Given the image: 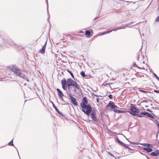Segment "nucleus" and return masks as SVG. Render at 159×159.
Segmentation results:
<instances>
[{
    "label": "nucleus",
    "mask_w": 159,
    "mask_h": 159,
    "mask_svg": "<svg viewBox=\"0 0 159 159\" xmlns=\"http://www.w3.org/2000/svg\"><path fill=\"white\" fill-rule=\"evenodd\" d=\"M25 80H26L27 82H29V80L28 79V77Z\"/></svg>",
    "instance_id": "44"
},
{
    "label": "nucleus",
    "mask_w": 159,
    "mask_h": 159,
    "mask_svg": "<svg viewBox=\"0 0 159 159\" xmlns=\"http://www.w3.org/2000/svg\"><path fill=\"white\" fill-rule=\"evenodd\" d=\"M14 47H15V48H18V45H17V44H14Z\"/></svg>",
    "instance_id": "42"
},
{
    "label": "nucleus",
    "mask_w": 159,
    "mask_h": 159,
    "mask_svg": "<svg viewBox=\"0 0 159 159\" xmlns=\"http://www.w3.org/2000/svg\"><path fill=\"white\" fill-rule=\"evenodd\" d=\"M85 34L88 36H90L91 34V32L89 30H87L85 31Z\"/></svg>",
    "instance_id": "19"
},
{
    "label": "nucleus",
    "mask_w": 159,
    "mask_h": 159,
    "mask_svg": "<svg viewBox=\"0 0 159 159\" xmlns=\"http://www.w3.org/2000/svg\"><path fill=\"white\" fill-rule=\"evenodd\" d=\"M119 30L118 29V27L117 28H115L114 29H112L110 30H109V31H111V32L112 31H117V30Z\"/></svg>",
    "instance_id": "27"
},
{
    "label": "nucleus",
    "mask_w": 159,
    "mask_h": 159,
    "mask_svg": "<svg viewBox=\"0 0 159 159\" xmlns=\"http://www.w3.org/2000/svg\"><path fill=\"white\" fill-rule=\"evenodd\" d=\"M17 152H18V150H17ZM18 153L19 154V152H18Z\"/></svg>",
    "instance_id": "59"
},
{
    "label": "nucleus",
    "mask_w": 159,
    "mask_h": 159,
    "mask_svg": "<svg viewBox=\"0 0 159 159\" xmlns=\"http://www.w3.org/2000/svg\"><path fill=\"white\" fill-rule=\"evenodd\" d=\"M158 119H159V117H158Z\"/></svg>",
    "instance_id": "60"
},
{
    "label": "nucleus",
    "mask_w": 159,
    "mask_h": 159,
    "mask_svg": "<svg viewBox=\"0 0 159 159\" xmlns=\"http://www.w3.org/2000/svg\"><path fill=\"white\" fill-rule=\"evenodd\" d=\"M130 110V111H127V112L129 113L133 116H137V114L140 112L139 110L137 109L134 106H131Z\"/></svg>",
    "instance_id": "4"
},
{
    "label": "nucleus",
    "mask_w": 159,
    "mask_h": 159,
    "mask_svg": "<svg viewBox=\"0 0 159 159\" xmlns=\"http://www.w3.org/2000/svg\"><path fill=\"white\" fill-rule=\"evenodd\" d=\"M139 144L144 146H147L148 147H149L151 145V144H150L146 143H139Z\"/></svg>",
    "instance_id": "16"
},
{
    "label": "nucleus",
    "mask_w": 159,
    "mask_h": 159,
    "mask_svg": "<svg viewBox=\"0 0 159 159\" xmlns=\"http://www.w3.org/2000/svg\"><path fill=\"white\" fill-rule=\"evenodd\" d=\"M46 2L47 3V10L48 12V14L49 15V17L48 18H50V15H49V14L48 13V0H46Z\"/></svg>",
    "instance_id": "23"
},
{
    "label": "nucleus",
    "mask_w": 159,
    "mask_h": 159,
    "mask_svg": "<svg viewBox=\"0 0 159 159\" xmlns=\"http://www.w3.org/2000/svg\"><path fill=\"white\" fill-rule=\"evenodd\" d=\"M150 155L151 156H157V155L156 153V151L155 152H152L150 154Z\"/></svg>",
    "instance_id": "18"
},
{
    "label": "nucleus",
    "mask_w": 159,
    "mask_h": 159,
    "mask_svg": "<svg viewBox=\"0 0 159 159\" xmlns=\"http://www.w3.org/2000/svg\"><path fill=\"white\" fill-rule=\"evenodd\" d=\"M29 89H31V88H30V87H29Z\"/></svg>",
    "instance_id": "56"
},
{
    "label": "nucleus",
    "mask_w": 159,
    "mask_h": 159,
    "mask_svg": "<svg viewBox=\"0 0 159 159\" xmlns=\"http://www.w3.org/2000/svg\"><path fill=\"white\" fill-rule=\"evenodd\" d=\"M109 106H110L113 109L114 107H115V105L114 103L113 102L110 101L108 103V104L107 105V107H109Z\"/></svg>",
    "instance_id": "10"
},
{
    "label": "nucleus",
    "mask_w": 159,
    "mask_h": 159,
    "mask_svg": "<svg viewBox=\"0 0 159 159\" xmlns=\"http://www.w3.org/2000/svg\"><path fill=\"white\" fill-rule=\"evenodd\" d=\"M139 91L140 92H142L144 93H151V92H147V91L143 90H139Z\"/></svg>",
    "instance_id": "26"
},
{
    "label": "nucleus",
    "mask_w": 159,
    "mask_h": 159,
    "mask_svg": "<svg viewBox=\"0 0 159 159\" xmlns=\"http://www.w3.org/2000/svg\"><path fill=\"white\" fill-rule=\"evenodd\" d=\"M80 74L81 75V76L83 77H87V75H85V72L83 71H82L81 72Z\"/></svg>",
    "instance_id": "17"
},
{
    "label": "nucleus",
    "mask_w": 159,
    "mask_h": 159,
    "mask_svg": "<svg viewBox=\"0 0 159 159\" xmlns=\"http://www.w3.org/2000/svg\"><path fill=\"white\" fill-rule=\"evenodd\" d=\"M24 85H25V86H26V83H25L24 84Z\"/></svg>",
    "instance_id": "53"
},
{
    "label": "nucleus",
    "mask_w": 159,
    "mask_h": 159,
    "mask_svg": "<svg viewBox=\"0 0 159 159\" xmlns=\"http://www.w3.org/2000/svg\"><path fill=\"white\" fill-rule=\"evenodd\" d=\"M69 96L70 98L71 99V101L72 103L75 105L77 106L78 105V104L76 99L74 97L72 96L70 94H69Z\"/></svg>",
    "instance_id": "8"
},
{
    "label": "nucleus",
    "mask_w": 159,
    "mask_h": 159,
    "mask_svg": "<svg viewBox=\"0 0 159 159\" xmlns=\"http://www.w3.org/2000/svg\"><path fill=\"white\" fill-rule=\"evenodd\" d=\"M157 126H158V128L159 129V123H158L157 124Z\"/></svg>",
    "instance_id": "49"
},
{
    "label": "nucleus",
    "mask_w": 159,
    "mask_h": 159,
    "mask_svg": "<svg viewBox=\"0 0 159 159\" xmlns=\"http://www.w3.org/2000/svg\"><path fill=\"white\" fill-rule=\"evenodd\" d=\"M90 115L93 120L95 122L97 121L96 116V111L95 110L93 109L92 111L90 113Z\"/></svg>",
    "instance_id": "5"
},
{
    "label": "nucleus",
    "mask_w": 159,
    "mask_h": 159,
    "mask_svg": "<svg viewBox=\"0 0 159 159\" xmlns=\"http://www.w3.org/2000/svg\"><path fill=\"white\" fill-rule=\"evenodd\" d=\"M129 149H130L131 150H132L133 149H132L131 148H129Z\"/></svg>",
    "instance_id": "50"
},
{
    "label": "nucleus",
    "mask_w": 159,
    "mask_h": 159,
    "mask_svg": "<svg viewBox=\"0 0 159 159\" xmlns=\"http://www.w3.org/2000/svg\"><path fill=\"white\" fill-rule=\"evenodd\" d=\"M46 47L45 45H44L43 46L42 48V49L40 50V52L41 53L43 54L45 53Z\"/></svg>",
    "instance_id": "12"
},
{
    "label": "nucleus",
    "mask_w": 159,
    "mask_h": 159,
    "mask_svg": "<svg viewBox=\"0 0 159 159\" xmlns=\"http://www.w3.org/2000/svg\"><path fill=\"white\" fill-rule=\"evenodd\" d=\"M136 116H137V117H142V116L140 114H137V115Z\"/></svg>",
    "instance_id": "40"
},
{
    "label": "nucleus",
    "mask_w": 159,
    "mask_h": 159,
    "mask_svg": "<svg viewBox=\"0 0 159 159\" xmlns=\"http://www.w3.org/2000/svg\"><path fill=\"white\" fill-rule=\"evenodd\" d=\"M67 87L69 88L71 86L75 87L76 89H79L80 87L79 85L77 84L76 82L74 81L71 79H68L67 81Z\"/></svg>",
    "instance_id": "3"
},
{
    "label": "nucleus",
    "mask_w": 159,
    "mask_h": 159,
    "mask_svg": "<svg viewBox=\"0 0 159 159\" xmlns=\"http://www.w3.org/2000/svg\"><path fill=\"white\" fill-rule=\"evenodd\" d=\"M97 102H98V101H99V99L98 98H97Z\"/></svg>",
    "instance_id": "48"
},
{
    "label": "nucleus",
    "mask_w": 159,
    "mask_h": 159,
    "mask_svg": "<svg viewBox=\"0 0 159 159\" xmlns=\"http://www.w3.org/2000/svg\"><path fill=\"white\" fill-rule=\"evenodd\" d=\"M148 101V100H144L142 102H147Z\"/></svg>",
    "instance_id": "41"
},
{
    "label": "nucleus",
    "mask_w": 159,
    "mask_h": 159,
    "mask_svg": "<svg viewBox=\"0 0 159 159\" xmlns=\"http://www.w3.org/2000/svg\"><path fill=\"white\" fill-rule=\"evenodd\" d=\"M147 113V112H141L140 113V114L141 115H146Z\"/></svg>",
    "instance_id": "34"
},
{
    "label": "nucleus",
    "mask_w": 159,
    "mask_h": 159,
    "mask_svg": "<svg viewBox=\"0 0 159 159\" xmlns=\"http://www.w3.org/2000/svg\"><path fill=\"white\" fill-rule=\"evenodd\" d=\"M158 143H159V141L158 142Z\"/></svg>",
    "instance_id": "61"
},
{
    "label": "nucleus",
    "mask_w": 159,
    "mask_h": 159,
    "mask_svg": "<svg viewBox=\"0 0 159 159\" xmlns=\"http://www.w3.org/2000/svg\"><path fill=\"white\" fill-rule=\"evenodd\" d=\"M88 103V101L87 100V98L86 97H84L82 100V102L80 104V106L81 107H82V106H83V105H85L86 104H87Z\"/></svg>",
    "instance_id": "7"
},
{
    "label": "nucleus",
    "mask_w": 159,
    "mask_h": 159,
    "mask_svg": "<svg viewBox=\"0 0 159 159\" xmlns=\"http://www.w3.org/2000/svg\"><path fill=\"white\" fill-rule=\"evenodd\" d=\"M46 44H47V42H45V44H44V45H45L46 46Z\"/></svg>",
    "instance_id": "51"
},
{
    "label": "nucleus",
    "mask_w": 159,
    "mask_h": 159,
    "mask_svg": "<svg viewBox=\"0 0 159 159\" xmlns=\"http://www.w3.org/2000/svg\"><path fill=\"white\" fill-rule=\"evenodd\" d=\"M146 115H147V116L150 117L151 118H153V116L150 113L147 112V113Z\"/></svg>",
    "instance_id": "22"
},
{
    "label": "nucleus",
    "mask_w": 159,
    "mask_h": 159,
    "mask_svg": "<svg viewBox=\"0 0 159 159\" xmlns=\"http://www.w3.org/2000/svg\"><path fill=\"white\" fill-rule=\"evenodd\" d=\"M62 85V88L64 90H66V85Z\"/></svg>",
    "instance_id": "31"
},
{
    "label": "nucleus",
    "mask_w": 159,
    "mask_h": 159,
    "mask_svg": "<svg viewBox=\"0 0 159 159\" xmlns=\"http://www.w3.org/2000/svg\"><path fill=\"white\" fill-rule=\"evenodd\" d=\"M156 153L158 155H159V150H156Z\"/></svg>",
    "instance_id": "38"
},
{
    "label": "nucleus",
    "mask_w": 159,
    "mask_h": 159,
    "mask_svg": "<svg viewBox=\"0 0 159 159\" xmlns=\"http://www.w3.org/2000/svg\"><path fill=\"white\" fill-rule=\"evenodd\" d=\"M134 23V21H132V22H129V23L126 24V25H127V26H128V25H130L132 24H133Z\"/></svg>",
    "instance_id": "29"
},
{
    "label": "nucleus",
    "mask_w": 159,
    "mask_h": 159,
    "mask_svg": "<svg viewBox=\"0 0 159 159\" xmlns=\"http://www.w3.org/2000/svg\"><path fill=\"white\" fill-rule=\"evenodd\" d=\"M114 111L115 113H124L125 112L123 111L118 110L117 109H115L114 110Z\"/></svg>",
    "instance_id": "14"
},
{
    "label": "nucleus",
    "mask_w": 159,
    "mask_h": 159,
    "mask_svg": "<svg viewBox=\"0 0 159 159\" xmlns=\"http://www.w3.org/2000/svg\"><path fill=\"white\" fill-rule=\"evenodd\" d=\"M76 89L75 88V89H74V91L75 92H76L77 91V90H76Z\"/></svg>",
    "instance_id": "47"
},
{
    "label": "nucleus",
    "mask_w": 159,
    "mask_h": 159,
    "mask_svg": "<svg viewBox=\"0 0 159 159\" xmlns=\"http://www.w3.org/2000/svg\"><path fill=\"white\" fill-rule=\"evenodd\" d=\"M139 54L137 55V60H138L139 59Z\"/></svg>",
    "instance_id": "43"
},
{
    "label": "nucleus",
    "mask_w": 159,
    "mask_h": 159,
    "mask_svg": "<svg viewBox=\"0 0 159 159\" xmlns=\"http://www.w3.org/2000/svg\"><path fill=\"white\" fill-rule=\"evenodd\" d=\"M80 33H83V32L82 31H80Z\"/></svg>",
    "instance_id": "54"
},
{
    "label": "nucleus",
    "mask_w": 159,
    "mask_h": 159,
    "mask_svg": "<svg viewBox=\"0 0 159 159\" xmlns=\"http://www.w3.org/2000/svg\"><path fill=\"white\" fill-rule=\"evenodd\" d=\"M134 66L136 67H137L138 68H139V69H142V68H140V67H139V66H138L135 63H134Z\"/></svg>",
    "instance_id": "33"
},
{
    "label": "nucleus",
    "mask_w": 159,
    "mask_h": 159,
    "mask_svg": "<svg viewBox=\"0 0 159 159\" xmlns=\"http://www.w3.org/2000/svg\"><path fill=\"white\" fill-rule=\"evenodd\" d=\"M157 136H158V134H157L156 135V138H157Z\"/></svg>",
    "instance_id": "57"
},
{
    "label": "nucleus",
    "mask_w": 159,
    "mask_h": 159,
    "mask_svg": "<svg viewBox=\"0 0 159 159\" xmlns=\"http://www.w3.org/2000/svg\"><path fill=\"white\" fill-rule=\"evenodd\" d=\"M13 139H12L11 141L10 142L8 143V145L10 146H13L14 144L13 143Z\"/></svg>",
    "instance_id": "25"
},
{
    "label": "nucleus",
    "mask_w": 159,
    "mask_h": 159,
    "mask_svg": "<svg viewBox=\"0 0 159 159\" xmlns=\"http://www.w3.org/2000/svg\"><path fill=\"white\" fill-rule=\"evenodd\" d=\"M117 108V107L115 105V107H114V108H113V109L115 108Z\"/></svg>",
    "instance_id": "45"
},
{
    "label": "nucleus",
    "mask_w": 159,
    "mask_h": 159,
    "mask_svg": "<svg viewBox=\"0 0 159 159\" xmlns=\"http://www.w3.org/2000/svg\"><path fill=\"white\" fill-rule=\"evenodd\" d=\"M108 97L110 99H112L113 98V96L111 94L109 95V96H108Z\"/></svg>",
    "instance_id": "35"
},
{
    "label": "nucleus",
    "mask_w": 159,
    "mask_h": 159,
    "mask_svg": "<svg viewBox=\"0 0 159 159\" xmlns=\"http://www.w3.org/2000/svg\"><path fill=\"white\" fill-rule=\"evenodd\" d=\"M56 90L57 91L58 95L59 98L65 102L62 98L64 96V94L58 88Z\"/></svg>",
    "instance_id": "6"
},
{
    "label": "nucleus",
    "mask_w": 159,
    "mask_h": 159,
    "mask_svg": "<svg viewBox=\"0 0 159 159\" xmlns=\"http://www.w3.org/2000/svg\"><path fill=\"white\" fill-rule=\"evenodd\" d=\"M9 69L13 72L17 76L25 80L27 77L25 75L22 73L18 67L15 65L10 66Z\"/></svg>",
    "instance_id": "1"
},
{
    "label": "nucleus",
    "mask_w": 159,
    "mask_h": 159,
    "mask_svg": "<svg viewBox=\"0 0 159 159\" xmlns=\"http://www.w3.org/2000/svg\"><path fill=\"white\" fill-rule=\"evenodd\" d=\"M156 22H159V16H158L156 19Z\"/></svg>",
    "instance_id": "36"
},
{
    "label": "nucleus",
    "mask_w": 159,
    "mask_h": 159,
    "mask_svg": "<svg viewBox=\"0 0 159 159\" xmlns=\"http://www.w3.org/2000/svg\"><path fill=\"white\" fill-rule=\"evenodd\" d=\"M67 71H68V72H69L70 73V74L71 75V76H72V78L74 80H75V78H74V76L73 74L69 70H67Z\"/></svg>",
    "instance_id": "24"
},
{
    "label": "nucleus",
    "mask_w": 159,
    "mask_h": 159,
    "mask_svg": "<svg viewBox=\"0 0 159 159\" xmlns=\"http://www.w3.org/2000/svg\"><path fill=\"white\" fill-rule=\"evenodd\" d=\"M150 94V93H147V94H146V95L147 97H150L151 96L150 95H149Z\"/></svg>",
    "instance_id": "39"
},
{
    "label": "nucleus",
    "mask_w": 159,
    "mask_h": 159,
    "mask_svg": "<svg viewBox=\"0 0 159 159\" xmlns=\"http://www.w3.org/2000/svg\"><path fill=\"white\" fill-rule=\"evenodd\" d=\"M127 27V25L126 24H122L121 26L118 27V29L120 30L121 29H125L126 27Z\"/></svg>",
    "instance_id": "13"
},
{
    "label": "nucleus",
    "mask_w": 159,
    "mask_h": 159,
    "mask_svg": "<svg viewBox=\"0 0 159 159\" xmlns=\"http://www.w3.org/2000/svg\"><path fill=\"white\" fill-rule=\"evenodd\" d=\"M147 111H149V112H151V111L149 109H147Z\"/></svg>",
    "instance_id": "46"
},
{
    "label": "nucleus",
    "mask_w": 159,
    "mask_h": 159,
    "mask_svg": "<svg viewBox=\"0 0 159 159\" xmlns=\"http://www.w3.org/2000/svg\"><path fill=\"white\" fill-rule=\"evenodd\" d=\"M121 134V135H122L123 136H124V137H125V136H124L123 134Z\"/></svg>",
    "instance_id": "52"
},
{
    "label": "nucleus",
    "mask_w": 159,
    "mask_h": 159,
    "mask_svg": "<svg viewBox=\"0 0 159 159\" xmlns=\"http://www.w3.org/2000/svg\"><path fill=\"white\" fill-rule=\"evenodd\" d=\"M153 74L154 76L156 77V79H157L158 81H159V78L157 75L154 73H153Z\"/></svg>",
    "instance_id": "28"
},
{
    "label": "nucleus",
    "mask_w": 159,
    "mask_h": 159,
    "mask_svg": "<svg viewBox=\"0 0 159 159\" xmlns=\"http://www.w3.org/2000/svg\"><path fill=\"white\" fill-rule=\"evenodd\" d=\"M154 92L156 93H159V91L157 90L154 89Z\"/></svg>",
    "instance_id": "37"
},
{
    "label": "nucleus",
    "mask_w": 159,
    "mask_h": 159,
    "mask_svg": "<svg viewBox=\"0 0 159 159\" xmlns=\"http://www.w3.org/2000/svg\"><path fill=\"white\" fill-rule=\"evenodd\" d=\"M111 32V31H106V32H105L104 33H101V34H100V35H98V36L103 35L104 34H107Z\"/></svg>",
    "instance_id": "20"
},
{
    "label": "nucleus",
    "mask_w": 159,
    "mask_h": 159,
    "mask_svg": "<svg viewBox=\"0 0 159 159\" xmlns=\"http://www.w3.org/2000/svg\"><path fill=\"white\" fill-rule=\"evenodd\" d=\"M122 145L124 146L125 148H129V147L127 145H126L124 143L122 144Z\"/></svg>",
    "instance_id": "32"
},
{
    "label": "nucleus",
    "mask_w": 159,
    "mask_h": 159,
    "mask_svg": "<svg viewBox=\"0 0 159 159\" xmlns=\"http://www.w3.org/2000/svg\"><path fill=\"white\" fill-rule=\"evenodd\" d=\"M116 140L117 141V142L121 144V145H122L123 143L119 139H118V137H117L116 139Z\"/></svg>",
    "instance_id": "21"
},
{
    "label": "nucleus",
    "mask_w": 159,
    "mask_h": 159,
    "mask_svg": "<svg viewBox=\"0 0 159 159\" xmlns=\"http://www.w3.org/2000/svg\"><path fill=\"white\" fill-rule=\"evenodd\" d=\"M61 84L62 85H67V81L65 79H64L61 81Z\"/></svg>",
    "instance_id": "15"
},
{
    "label": "nucleus",
    "mask_w": 159,
    "mask_h": 159,
    "mask_svg": "<svg viewBox=\"0 0 159 159\" xmlns=\"http://www.w3.org/2000/svg\"><path fill=\"white\" fill-rule=\"evenodd\" d=\"M115 132H112V134H115Z\"/></svg>",
    "instance_id": "58"
},
{
    "label": "nucleus",
    "mask_w": 159,
    "mask_h": 159,
    "mask_svg": "<svg viewBox=\"0 0 159 159\" xmlns=\"http://www.w3.org/2000/svg\"><path fill=\"white\" fill-rule=\"evenodd\" d=\"M108 153L111 157H114L115 159H116V157L113 154H112L111 152H109Z\"/></svg>",
    "instance_id": "30"
},
{
    "label": "nucleus",
    "mask_w": 159,
    "mask_h": 159,
    "mask_svg": "<svg viewBox=\"0 0 159 159\" xmlns=\"http://www.w3.org/2000/svg\"><path fill=\"white\" fill-rule=\"evenodd\" d=\"M146 157H147V159H149L147 156H146Z\"/></svg>",
    "instance_id": "55"
},
{
    "label": "nucleus",
    "mask_w": 159,
    "mask_h": 159,
    "mask_svg": "<svg viewBox=\"0 0 159 159\" xmlns=\"http://www.w3.org/2000/svg\"><path fill=\"white\" fill-rule=\"evenodd\" d=\"M52 102V106H53V107L55 108V110L57 112L58 114H59V115H61L62 116H64L65 115L63 113L60 112L58 110V109L57 108V107L55 106V105H54V103Z\"/></svg>",
    "instance_id": "9"
},
{
    "label": "nucleus",
    "mask_w": 159,
    "mask_h": 159,
    "mask_svg": "<svg viewBox=\"0 0 159 159\" xmlns=\"http://www.w3.org/2000/svg\"><path fill=\"white\" fill-rule=\"evenodd\" d=\"M82 108L83 109L82 110V111L88 116H90V113L93 110H92L91 107L89 104L83 105Z\"/></svg>",
    "instance_id": "2"
},
{
    "label": "nucleus",
    "mask_w": 159,
    "mask_h": 159,
    "mask_svg": "<svg viewBox=\"0 0 159 159\" xmlns=\"http://www.w3.org/2000/svg\"><path fill=\"white\" fill-rule=\"evenodd\" d=\"M143 149L148 152H150L152 151V149L151 148L149 147L143 148Z\"/></svg>",
    "instance_id": "11"
}]
</instances>
